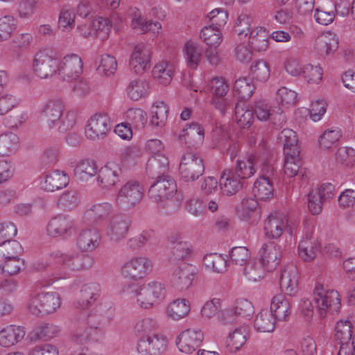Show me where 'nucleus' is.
Returning <instances> with one entry per match:
<instances>
[{
	"label": "nucleus",
	"mask_w": 355,
	"mask_h": 355,
	"mask_svg": "<svg viewBox=\"0 0 355 355\" xmlns=\"http://www.w3.org/2000/svg\"><path fill=\"white\" fill-rule=\"evenodd\" d=\"M250 71L254 78L260 82H266L270 77L269 64L264 60L252 62Z\"/></svg>",
	"instance_id": "56"
},
{
	"label": "nucleus",
	"mask_w": 355,
	"mask_h": 355,
	"mask_svg": "<svg viewBox=\"0 0 355 355\" xmlns=\"http://www.w3.org/2000/svg\"><path fill=\"white\" fill-rule=\"evenodd\" d=\"M24 260L19 257L5 259L4 263L0 266L3 273L12 276L17 275L24 268Z\"/></svg>",
	"instance_id": "61"
},
{
	"label": "nucleus",
	"mask_w": 355,
	"mask_h": 355,
	"mask_svg": "<svg viewBox=\"0 0 355 355\" xmlns=\"http://www.w3.org/2000/svg\"><path fill=\"white\" fill-rule=\"evenodd\" d=\"M150 123L157 127L163 126L167 121L168 108L164 102L154 104L152 107Z\"/></svg>",
	"instance_id": "52"
},
{
	"label": "nucleus",
	"mask_w": 355,
	"mask_h": 355,
	"mask_svg": "<svg viewBox=\"0 0 355 355\" xmlns=\"http://www.w3.org/2000/svg\"><path fill=\"white\" fill-rule=\"evenodd\" d=\"M276 320H277L271 312L261 311L256 315L254 327L259 332H272L275 329Z\"/></svg>",
	"instance_id": "38"
},
{
	"label": "nucleus",
	"mask_w": 355,
	"mask_h": 355,
	"mask_svg": "<svg viewBox=\"0 0 355 355\" xmlns=\"http://www.w3.org/2000/svg\"><path fill=\"white\" fill-rule=\"evenodd\" d=\"M148 89V83L146 81L137 79L129 83L127 87V92L132 100L137 101L146 96Z\"/></svg>",
	"instance_id": "46"
},
{
	"label": "nucleus",
	"mask_w": 355,
	"mask_h": 355,
	"mask_svg": "<svg viewBox=\"0 0 355 355\" xmlns=\"http://www.w3.org/2000/svg\"><path fill=\"white\" fill-rule=\"evenodd\" d=\"M235 120L241 128H246L252 123L254 121V112L252 108L237 103L234 107Z\"/></svg>",
	"instance_id": "45"
},
{
	"label": "nucleus",
	"mask_w": 355,
	"mask_h": 355,
	"mask_svg": "<svg viewBox=\"0 0 355 355\" xmlns=\"http://www.w3.org/2000/svg\"><path fill=\"white\" fill-rule=\"evenodd\" d=\"M200 38L209 47L217 48L222 42L220 29L212 26H205L200 32Z\"/></svg>",
	"instance_id": "47"
},
{
	"label": "nucleus",
	"mask_w": 355,
	"mask_h": 355,
	"mask_svg": "<svg viewBox=\"0 0 355 355\" xmlns=\"http://www.w3.org/2000/svg\"><path fill=\"white\" fill-rule=\"evenodd\" d=\"M260 263L268 272L274 271L280 263L282 252L274 242L263 244L260 250Z\"/></svg>",
	"instance_id": "17"
},
{
	"label": "nucleus",
	"mask_w": 355,
	"mask_h": 355,
	"mask_svg": "<svg viewBox=\"0 0 355 355\" xmlns=\"http://www.w3.org/2000/svg\"><path fill=\"white\" fill-rule=\"evenodd\" d=\"M99 285L87 284L82 286L78 297V307L86 309L93 304L99 296Z\"/></svg>",
	"instance_id": "35"
},
{
	"label": "nucleus",
	"mask_w": 355,
	"mask_h": 355,
	"mask_svg": "<svg viewBox=\"0 0 355 355\" xmlns=\"http://www.w3.org/2000/svg\"><path fill=\"white\" fill-rule=\"evenodd\" d=\"M341 137L340 130L338 128L327 130L319 138L320 147L324 150H328L336 146Z\"/></svg>",
	"instance_id": "58"
},
{
	"label": "nucleus",
	"mask_w": 355,
	"mask_h": 355,
	"mask_svg": "<svg viewBox=\"0 0 355 355\" xmlns=\"http://www.w3.org/2000/svg\"><path fill=\"white\" fill-rule=\"evenodd\" d=\"M168 164V159L164 155H153L146 163V173L149 178L155 180L169 176Z\"/></svg>",
	"instance_id": "21"
},
{
	"label": "nucleus",
	"mask_w": 355,
	"mask_h": 355,
	"mask_svg": "<svg viewBox=\"0 0 355 355\" xmlns=\"http://www.w3.org/2000/svg\"><path fill=\"white\" fill-rule=\"evenodd\" d=\"M315 46L321 55H328L334 53L338 48V40L336 35L325 33L317 38Z\"/></svg>",
	"instance_id": "36"
},
{
	"label": "nucleus",
	"mask_w": 355,
	"mask_h": 355,
	"mask_svg": "<svg viewBox=\"0 0 355 355\" xmlns=\"http://www.w3.org/2000/svg\"><path fill=\"white\" fill-rule=\"evenodd\" d=\"M112 25L109 19L98 17L93 19L89 24L79 26V29L83 35L87 37L95 33L102 40L108 37Z\"/></svg>",
	"instance_id": "24"
},
{
	"label": "nucleus",
	"mask_w": 355,
	"mask_h": 355,
	"mask_svg": "<svg viewBox=\"0 0 355 355\" xmlns=\"http://www.w3.org/2000/svg\"><path fill=\"white\" fill-rule=\"evenodd\" d=\"M252 192L260 200H266L273 196L274 188L268 177L261 176L254 184Z\"/></svg>",
	"instance_id": "37"
},
{
	"label": "nucleus",
	"mask_w": 355,
	"mask_h": 355,
	"mask_svg": "<svg viewBox=\"0 0 355 355\" xmlns=\"http://www.w3.org/2000/svg\"><path fill=\"white\" fill-rule=\"evenodd\" d=\"M204 137V128L198 123L189 124L179 135V140L189 146H194L202 143Z\"/></svg>",
	"instance_id": "28"
},
{
	"label": "nucleus",
	"mask_w": 355,
	"mask_h": 355,
	"mask_svg": "<svg viewBox=\"0 0 355 355\" xmlns=\"http://www.w3.org/2000/svg\"><path fill=\"white\" fill-rule=\"evenodd\" d=\"M131 225V220L125 215H115L112 217L107 234L111 240L119 242L124 239Z\"/></svg>",
	"instance_id": "20"
},
{
	"label": "nucleus",
	"mask_w": 355,
	"mask_h": 355,
	"mask_svg": "<svg viewBox=\"0 0 355 355\" xmlns=\"http://www.w3.org/2000/svg\"><path fill=\"white\" fill-rule=\"evenodd\" d=\"M114 315L113 310L98 307L93 309L89 313L85 311L78 312L75 315L73 320L77 324H85L90 329L101 331L112 320Z\"/></svg>",
	"instance_id": "4"
},
{
	"label": "nucleus",
	"mask_w": 355,
	"mask_h": 355,
	"mask_svg": "<svg viewBox=\"0 0 355 355\" xmlns=\"http://www.w3.org/2000/svg\"><path fill=\"white\" fill-rule=\"evenodd\" d=\"M314 301L321 318L325 317L327 311L338 312L340 308V299L338 291H325L322 285L315 287Z\"/></svg>",
	"instance_id": "5"
},
{
	"label": "nucleus",
	"mask_w": 355,
	"mask_h": 355,
	"mask_svg": "<svg viewBox=\"0 0 355 355\" xmlns=\"http://www.w3.org/2000/svg\"><path fill=\"white\" fill-rule=\"evenodd\" d=\"M248 331L245 327L236 328L230 334L226 340V346L232 352L239 350L247 341Z\"/></svg>",
	"instance_id": "40"
},
{
	"label": "nucleus",
	"mask_w": 355,
	"mask_h": 355,
	"mask_svg": "<svg viewBox=\"0 0 355 355\" xmlns=\"http://www.w3.org/2000/svg\"><path fill=\"white\" fill-rule=\"evenodd\" d=\"M60 305V295L51 292L31 295L27 307L31 314L42 316L54 313Z\"/></svg>",
	"instance_id": "1"
},
{
	"label": "nucleus",
	"mask_w": 355,
	"mask_h": 355,
	"mask_svg": "<svg viewBox=\"0 0 355 355\" xmlns=\"http://www.w3.org/2000/svg\"><path fill=\"white\" fill-rule=\"evenodd\" d=\"M80 202L79 193L74 189L63 193L58 200V206L64 209L71 210L76 208Z\"/></svg>",
	"instance_id": "50"
},
{
	"label": "nucleus",
	"mask_w": 355,
	"mask_h": 355,
	"mask_svg": "<svg viewBox=\"0 0 355 355\" xmlns=\"http://www.w3.org/2000/svg\"><path fill=\"white\" fill-rule=\"evenodd\" d=\"M33 71L40 78H49L58 71V62L52 55V52L48 49L38 51L34 58Z\"/></svg>",
	"instance_id": "6"
},
{
	"label": "nucleus",
	"mask_w": 355,
	"mask_h": 355,
	"mask_svg": "<svg viewBox=\"0 0 355 355\" xmlns=\"http://www.w3.org/2000/svg\"><path fill=\"white\" fill-rule=\"evenodd\" d=\"M288 225L287 216L280 212H272L264 222L263 230L269 239L279 238Z\"/></svg>",
	"instance_id": "18"
},
{
	"label": "nucleus",
	"mask_w": 355,
	"mask_h": 355,
	"mask_svg": "<svg viewBox=\"0 0 355 355\" xmlns=\"http://www.w3.org/2000/svg\"><path fill=\"white\" fill-rule=\"evenodd\" d=\"M353 322L349 320H340L336 323L334 338L340 345H350L355 330Z\"/></svg>",
	"instance_id": "29"
},
{
	"label": "nucleus",
	"mask_w": 355,
	"mask_h": 355,
	"mask_svg": "<svg viewBox=\"0 0 355 355\" xmlns=\"http://www.w3.org/2000/svg\"><path fill=\"white\" fill-rule=\"evenodd\" d=\"M110 130V119L106 114H96L92 116L85 126V135L90 139L105 136Z\"/></svg>",
	"instance_id": "15"
},
{
	"label": "nucleus",
	"mask_w": 355,
	"mask_h": 355,
	"mask_svg": "<svg viewBox=\"0 0 355 355\" xmlns=\"http://www.w3.org/2000/svg\"><path fill=\"white\" fill-rule=\"evenodd\" d=\"M320 248L318 239L307 234L298 245V255L304 261H311L320 252Z\"/></svg>",
	"instance_id": "25"
},
{
	"label": "nucleus",
	"mask_w": 355,
	"mask_h": 355,
	"mask_svg": "<svg viewBox=\"0 0 355 355\" xmlns=\"http://www.w3.org/2000/svg\"><path fill=\"white\" fill-rule=\"evenodd\" d=\"M166 338L158 334L142 336L138 340L137 350L141 355H159L165 351Z\"/></svg>",
	"instance_id": "9"
},
{
	"label": "nucleus",
	"mask_w": 355,
	"mask_h": 355,
	"mask_svg": "<svg viewBox=\"0 0 355 355\" xmlns=\"http://www.w3.org/2000/svg\"><path fill=\"white\" fill-rule=\"evenodd\" d=\"M220 186L223 193L232 196L242 188L241 180L235 176L233 169L225 170L220 177Z\"/></svg>",
	"instance_id": "32"
},
{
	"label": "nucleus",
	"mask_w": 355,
	"mask_h": 355,
	"mask_svg": "<svg viewBox=\"0 0 355 355\" xmlns=\"http://www.w3.org/2000/svg\"><path fill=\"white\" fill-rule=\"evenodd\" d=\"M19 145V137L12 132L0 135V156H9L15 153Z\"/></svg>",
	"instance_id": "39"
},
{
	"label": "nucleus",
	"mask_w": 355,
	"mask_h": 355,
	"mask_svg": "<svg viewBox=\"0 0 355 355\" xmlns=\"http://www.w3.org/2000/svg\"><path fill=\"white\" fill-rule=\"evenodd\" d=\"M4 125L9 128H17L26 121L27 117L24 111L17 105L10 114L5 115Z\"/></svg>",
	"instance_id": "57"
},
{
	"label": "nucleus",
	"mask_w": 355,
	"mask_h": 355,
	"mask_svg": "<svg viewBox=\"0 0 355 355\" xmlns=\"http://www.w3.org/2000/svg\"><path fill=\"white\" fill-rule=\"evenodd\" d=\"M291 152L286 150L284 160V173L289 178L295 177L300 171L301 161L300 159V151Z\"/></svg>",
	"instance_id": "42"
},
{
	"label": "nucleus",
	"mask_w": 355,
	"mask_h": 355,
	"mask_svg": "<svg viewBox=\"0 0 355 355\" xmlns=\"http://www.w3.org/2000/svg\"><path fill=\"white\" fill-rule=\"evenodd\" d=\"M81 58L75 53L65 55L58 63V72L64 79H76L83 72Z\"/></svg>",
	"instance_id": "14"
},
{
	"label": "nucleus",
	"mask_w": 355,
	"mask_h": 355,
	"mask_svg": "<svg viewBox=\"0 0 355 355\" xmlns=\"http://www.w3.org/2000/svg\"><path fill=\"white\" fill-rule=\"evenodd\" d=\"M152 73L159 84L168 85L173 78V67L167 62H160L154 67Z\"/></svg>",
	"instance_id": "43"
},
{
	"label": "nucleus",
	"mask_w": 355,
	"mask_h": 355,
	"mask_svg": "<svg viewBox=\"0 0 355 355\" xmlns=\"http://www.w3.org/2000/svg\"><path fill=\"white\" fill-rule=\"evenodd\" d=\"M184 52L187 65L191 69H196L202 58L200 48L193 43L188 42L185 45Z\"/></svg>",
	"instance_id": "55"
},
{
	"label": "nucleus",
	"mask_w": 355,
	"mask_h": 355,
	"mask_svg": "<svg viewBox=\"0 0 355 355\" xmlns=\"http://www.w3.org/2000/svg\"><path fill=\"white\" fill-rule=\"evenodd\" d=\"M144 188L135 180H130L119 190L116 201L118 205L130 209L139 204L143 198Z\"/></svg>",
	"instance_id": "7"
},
{
	"label": "nucleus",
	"mask_w": 355,
	"mask_h": 355,
	"mask_svg": "<svg viewBox=\"0 0 355 355\" xmlns=\"http://www.w3.org/2000/svg\"><path fill=\"white\" fill-rule=\"evenodd\" d=\"M101 235L95 228L83 230L76 239V245L82 252H92L100 244Z\"/></svg>",
	"instance_id": "26"
},
{
	"label": "nucleus",
	"mask_w": 355,
	"mask_h": 355,
	"mask_svg": "<svg viewBox=\"0 0 355 355\" xmlns=\"http://www.w3.org/2000/svg\"><path fill=\"white\" fill-rule=\"evenodd\" d=\"M22 252V246L16 240H4L0 243V256L5 259L19 257Z\"/></svg>",
	"instance_id": "51"
},
{
	"label": "nucleus",
	"mask_w": 355,
	"mask_h": 355,
	"mask_svg": "<svg viewBox=\"0 0 355 355\" xmlns=\"http://www.w3.org/2000/svg\"><path fill=\"white\" fill-rule=\"evenodd\" d=\"M194 275V266L184 262L173 271L171 283L174 288L180 291H184L192 285Z\"/></svg>",
	"instance_id": "16"
},
{
	"label": "nucleus",
	"mask_w": 355,
	"mask_h": 355,
	"mask_svg": "<svg viewBox=\"0 0 355 355\" xmlns=\"http://www.w3.org/2000/svg\"><path fill=\"white\" fill-rule=\"evenodd\" d=\"M121 173V167L118 162L109 161L98 170L97 183L103 189H111L119 182Z\"/></svg>",
	"instance_id": "10"
},
{
	"label": "nucleus",
	"mask_w": 355,
	"mask_h": 355,
	"mask_svg": "<svg viewBox=\"0 0 355 355\" xmlns=\"http://www.w3.org/2000/svg\"><path fill=\"white\" fill-rule=\"evenodd\" d=\"M152 268L151 261L146 257H135L124 263L122 274L125 277L140 279L145 277Z\"/></svg>",
	"instance_id": "12"
},
{
	"label": "nucleus",
	"mask_w": 355,
	"mask_h": 355,
	"mask_svg": "<svg viewBox=\"0 0 355 355\" xmlns=\"http://www.w3.org/2000/svg\"><path fill=\"white\" fill-rule=\"evenodd\" d=\"M25 336L24 327L10 325L0 331V345L9 347L20 341Z\"/></svg>",
	"instance_id": "31"
},
{
	"label": "nucleus",
	"mask_w": 355,
	"mask_h": 355,
	"mask_svg": "<svg viewBox=\"0 0 355 355\" xmlns=\"http://www.w3.org/2000/svg\"><path fill=\"white\" fill-rule=\"evenodd\" d=\"M126 119L130 125L137 129H142L147 121V116L141 109L131 108L126 112Z\"/></svg>",
	"instance_id": "59"
},
{
	"label": "nucleus",
	"mask_w": 355,
	"mask_h": 355,
	"mask_svg": "<svg viewBox=\"0 0 355 355\" xmlns=\"http://www.w3.org/2000/svg\"><path fill=\"white\" fill-rule=\"evenodd\" d=\"M258 164V161L254 157H250L247 159L236 161L235 169L233 170L235 176L240 180L250 178L255 173L254 166Z\"/></svg>",
	"instance_id": "41"
},
{
	"label": "nucleus",
	"mask_w": 355,
	"mask_h": 355,
	"mask_svg": "<svg viewBox=\"0 0 355 355\" xmlns=\"http://www.w3.org/2000/svg\"><path fill=\"white\" fill-rule=\"evenodd\" d=\"M58 262L71 270H82L91 268L94 260L87 254H62L58 257Z\"/></svg>",
	"instance_id": "22"
},
{
	"label": "nucleus",
	"mask_w": 355,
	"mask_h": 355,
	"mask_svg": "<svg viewBox=\"0 0 355 355\" xmlns=\"http://www.w3.org/2000/svg\"><path fill=\"white\" fill-rule=\"evenodd\" d=\"M231 262L239 266L240 270L250 262V254L245 247H234L230 253Z\"/></svg>",
	"instance_id": "60"
},
{
	"label": "nucleus",
	"mask_w": 355,
	"mask_h": 355,
	"mask_svg": "<svg viewBox=\"0 0 355 355\" xmlns=\"http://www.w3.org/2000/svg\"><path fill=\"white\" fill-rule=\"evenodd\" d=\"M73 226L71 220L66 216L58 215L49 223L46 230L52 237L64 236L71 234Z\"/></svg>",
	"instance_id": "27"
},
{
	"label": "nucleus",
	"mask_w": 355,
	"mask_h": 355,
	"mask_svg": "<svg viewBox=\"0 0 355 355\" xmlns=\"http://www.w3.org/2000/svg\"><path fill=\"white\" fill-rule=\"evenodd\" d=\"M180 175L184 182H193L205 172V164L201 156L196 152L187 150L181 158Z\"/></svg>",
	"instance_id": "3"
},
{
	"label": "nucleus",
	"mask_w": 355,
	"mask_h": 355,
	"mask_svg": "<svg viewBox=\"0 0 355 355\" xmlns=\"http://www.w3.org/2000/svg\"><path fill=\"white\" fill-rule=\"evenodd\" d=\"M269 33L266 28L260 26L252 28L249 34V44L257 51H266L268 46Z\"/></svg>",
	"instance_id": "34"
},
{
	"label": "nucleus",
	"mask_w": 355,
	"mask_h": 355,
	"mask_svg": "<svg viewBox=\"0 0 355 355\" xmlns=\"http://www.w3.org/2000/svg\"><path fill=\"white\" fill-rule=\"evenodd\" d=\"M270 312L277 320H285L291 313L289 301L282 294L275 295L271 300Z\"/></svg>",
	"instance_id": "33"
},
{
	"label": "nucleus",
	"mask_w": 355,
	"mask_h": 355,
	"mask_svg": "<svg viewBox=\"0 0 355 355\" xmlns=\"http://www.w3.org/2000/svg\"><path fill=\"white\" fill-rule=\"evenodd\" d=\"M64 109V104L62 100H49L40 112L41 119L49 128H52L58 125Z\"/></svg>",
	"instance_id": "13"
},
{
	"label": "nucleus",
	"mask_w": 355,
	"mask_h": 355,
	"mask_svg": "<svg viewBox=\"0 0 355 355\" xmlns=\"http://www.w3.org/2000/svg\"><path fill=\"white\" fill-rule=\"evenodd\" d=\"M69 182V178L64 171H54L45 175L42 187L46 191H54L65 187Z\"/></svg>",
	"instance_id": "30"
},
{
	"label": "nucleus",
	"mask_w": 355,
	"mask_h": 355,
	"mask_svg": "<svg viewBox=\"0 0 355 355\" xmlns=\"http://www.w3.org/2000/svg\"><path fill=\"white\" fill-rule=\"evenodd\" d=\"M279 137L284 144V153H286V150L291 152L293 151V150H295V151H300L297 146L298 139L295 131L291 129H284Z\"/></svg>",
	"instance_id": "62"
},
{
	"label": "nucleus",
	"mask_w": 355,
	"mask_h": 355,
	"mask_svg": "<svg viewBox=\"0 0 355 355\" xmlns=\"http://www.w3.org/2000/svg\"><path fill=\"white\" fill-rule=\"evenodd\" d=\"M203 338L200 329H187L178 336L176 345L182 352L191 354L200 345Z\"/></svg>",
	"instance_id": "11"
},
{
	"label": "nucleus",
	"mask_w": 355,
	"mask_h": 355,
	"mask_svg": "<svg viewBox=\"0 0 355 355\" xmlns=\"http://www.w3.org/2000/svg\"><path fill=\"white\" fill-rule=\"evenodd\" d=\"M234 89L241 100L249 99L254 90V86L250 79L247 78H239L236 80Z\"/></svg>",
	"instance_id": "53"
},
{
	"label": "nucleus",
	"mask_w": 355,
	"mask_h": 355,
	"mask_svg": "<svg viewBox=\"0 0 355 355\" xmlns=\"http://www.w3.org/2000/svg\"><path fill=\"white\" fill-rule=\"evenodd\" d=\"M150 50L144 44L135 46L130 60V68L136 74H142L150 67Z\"/></svg>",
	"instance_id": "19"
},
{
	"label": "nucleus",
	"mask_w": 355,
	"mask_h": 355,
	"mask_svg": "<svg viewBox=\"0 0 355 355\" xmlns=\"http://www.w3.org/2000/svg\"><path fill=\"white\" fill-rule=\"evenodd\" d=\"M238 318L250 320L254 313V306L247 299L240 298L236 300L232 308Z\"/></svg>",
	"instance_id": "49"
},
{
	"label": "nucleus",
	"mask_w": 355,
	"mask_h": 355,
	"mask_svg": "<svg viewBox=\"0 0 355 355\" xmlns=\"http://www.w3.org/2000/svg\"><path fill=\"white\" fill-rule=\"evenodd\" d=\"M204 264L207 268L216 272H223L226 270L227 261L220 254H210L204 257Z\"/></svg>",
	"instance_id": "63"
},
{
	"label": "nucleus",
	"mask_w": 355,
	"mask_h": 355,
	"mask_svg": "<svg viewBox=\"0 0 355 355\" xmlns=\"http://www.w3.org/2000/svg\"><path fill=\"white\" fill-rule=\"evenodd\" d=\"M177 192L175 181L171 176L155 180L150 187L148 196L154 202L161 203L171 198Z\"/></svg>",
	"instance_id": "8"
},
{
	"label": "nucleus",
	"mask_w": 355,
	"mask_h": 355,
	"mask_svg": "<svg viewBox=\"0 0 355 355\" xmlns=\"http://www.w3.org/2000/svg\"><path fill=\"white\" fill-rule=\"evenodd\" d=\"M241 270L247 280L257 282L264 275V268L260 263L250 261Z\"/></svg>",
	"instance_id": "54"
},
{
	"label": "nucleus",
	"mask_w": 355,
	"mask_h": 355,
	"mask_svg": "<svg viewBox=\"0 0 355 355\" xmlns=\"http://www.w3.org/2000/svg\"><path fill=\"white\" fill-rule=\"evenodd\" d=\"M138 304L144 309L151 308L159 304L165 296V286L159 282L153 281L133 289Z\"/></svg>",
	"instance_id": "2"
},
{
	"label": "nucleus",
	"mask_w": 355,
	"mask_h": 355,
	"mask_svg": "<svg viewBox=\"0 0 355 355\" xmlns=\"http://www.w3.org/2000/svg\"><path fill=\"white\" fill-rule=\"evenodd\" d=\"M97 173V165L92 159H85L80 162L75 168V175L80 180H87L89 178L96 175Z\"/></svg>",
	"instance_id": "48"
},
{
	"label": "nucleus",
	"mask_w": 355,
	"mask_h": 355,
	"mask_svg": "<svg viewBox=\"0 0 355 355\" xmlns=\"http://www.w3.org/2000/svg\"><path fill=\"white\" fill-rule=\"evenodd\" d=\"M279 286L285 294L295 295L298 286V271L294 265H288L284 267L280 275Z\"/></svg>",
	"instance_id": "23"
},
{
	"label": "nucleus",
	"mask_w": 355,
	"mask_h": 355,
	"mask_svg": "<svg viewBox=\"0 0 355 355\" xmlns=\"http://www.w3.org/2000/svg\"><path fill=\"white\" fill-rule=\"evenodd\" d=\"M157 322L151 318H145L137 321L135 326V332L137 335H151L153 331L157 328Z\"/></svg>",
	"instance_id": "64"
},
{
	"label": "nucleus",
	"mask_w": 355,
	"mask_h": 355,
	"mask_svg": "<svg viewBox=\"0 0 355 355\" xmlns=\"http://www.w3.org/2000/svg\"><path fill=\"white\" fill-rule=\"evenodd\" d=\"M190 310L188 301L184 299L176 300L167 309L168 316L173 320H180L188 315Z\"/></svg>",
	"instance_id": "44"
}]
</instances>
